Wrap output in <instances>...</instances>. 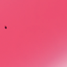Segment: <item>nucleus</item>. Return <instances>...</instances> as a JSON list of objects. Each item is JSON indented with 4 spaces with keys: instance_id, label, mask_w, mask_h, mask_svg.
Segmentation results:
<instances>
[{
    "instance_id": "1",
    "label": "nucleus",
    "mask_w": 67,
    "mask_h": 67,
    "mask_svg": "<svg viewBox=\"0 0 67 67\" xmlns=\"http://www.w3.org/2000/svg\"><path fill=\"white\" fill-rule=\"evenodd\" d=\"M5 29H7V27L6 26L5 27Z\"/></svg>"
}]
</instances>
